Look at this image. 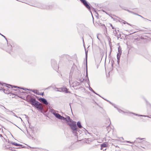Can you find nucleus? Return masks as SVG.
<instances>
[{"instance_id":"nucleus-1","label":"nucleus","mask_w":151,"mask_h":151,"mask_svg":"<svg viewBox=\"0 0 151 151\" xmlns=\"http://www.w3.org/2000/svg\"><path fill=\"white\" fill-rule=\"evenodd\" d=\"M27 101L29 104H31L33 106H34L38 110L42 111L43 109V107L40 106L41 104L39 102L36 100L35 98L31 97L30 98L27 99Z\"/></svg>"},{"instance_id":"nucleus-2","label":"nucleus","mask_w":151,"mask_h":151,"mask_svg":"<svg viewBox=\"0 0 151 151\" xmlns=\"http://www.w3.org/2000/svg\"><path fill=\"white\" fill-rule=\"evenodd\" d=\"M70 127L71 129L73 130V133H76L78 130V128L75 122L73 121L70 123H68V124Z\"/></svg>"},{"instance_id":"nucleus-3","label":"nucleus","mask_w":151,"mask_h":151,"mask_svg":"<svg viewBox=\"0 0 151 151\" xmlns=\"http://www.w3.org/2000/svg\"><path fill=\"white\" fill-rule=\"evenodd\" d=\"M7 47H2L0 46V47L2 48V49L5 50L6 52H8L10 54H11L12 50V45L7 42Z\"/></svg>"},{"instance_id":"nucleus-4","label":"nucleus","mask_w":151,"mask_h":151,"mask_svg":"<svg viewBox=\"0 0 151 151\" xmlns=\"http://www.w3.org/2000/svg\"><path fill=\"white\" fill-rule=\"evenodd\" d=\"M51 63L52 67L54 70H56L58 68L56 61L54 59H52L51 60Z\"/></svg>"},{"instance_id":"nucleus-5","label":"nucleus","mask_w":151,"mask_h":151,"mask_svg":"<svg viewBox=\"0 0 151 151\" xmlns=\"http://www.w3.org/2000/svg\"><path fill=\"white\" fill-rule=\"evenodd\" d=\"M90 11L91 14L92 13L91 11V7L86 0H79Z\"/></svg>"},{"instance_id":"nucleus-6","label":"nucleus","mask_w":151,"mask_h":151,"mask_svg":"<svg viewBox=\"0 0 151 151\" xmlns=\"http://www.w3.org/2000/svg\"><path fill=\"white\" fill-rule=\"evenodd\" d=\"M108 145V144L106 142H104L101 145V150H103L104 151H105L106 150V148L105 149L104 148L107 147Z\"/></svg>"},{"instance_id":"nucleus-7","label":"nucleus","mask_w":151,"mask_h":151,"mask_svg":"<svg viewBox=\"0 0 151 151\" xmlns=\"http://www.w3.org/2000/svg\"><path fill=\"white\" fill-rule=\"evenodd\" d=\"M38 100L41 102L45 104L46 105H47L48 104V103L47 101V100L44 98H40L38 99Z\"/></svg>"},{"instance_id":"nucleus-8","label":"nucleus","mask_w":151,"mask_h":151,"mask_svg":"<svg viewBox=\"0 0 151 151\" xmlns=\"http://www.w3.org/2000/svg\"><path fill=\"white\" fill-rule=\"evenodd\" d=\"M67 148L70 150H73L76 148V146L73 145V143H71L67 146Z\"/></svg>"},{"instance_id":"nucleus-9","label":"nucleus","mask_w":151,"mask_h":151,"mask_svg":"<svg viewBox=\"0 0 151 151\" xmlns=\"http://www.w3.org/2000/svg\"><path fill=\"white\" fill-rule=\"evenodd\" d=\"M30 147L32 149L31 150L32 151H43L44 150V149H43L42 148L34 147Z\"/></svg>"},{"instance_id":"nucleus-10","label":"nucleus","mask_w":151,"mask_h":151,"mask_svg":"<svg viewBox=\"0 0 151 151\" xmlns=\"http://www.w3.org/2000/svg\"><path fill=\"white\" fill-rule=\"evenodd\" d=\"M66 120H65L66 121L67 123L68 124V123H70L72 122H73V121L70 119V116H66Z\"/></svg>"},{"instance_id":"nucleus-11","label":"nucleus","mask_w":151,"mask_h":151,"mask_svg":"<svg viewBox=\"0 0 151 151\" xmlns=\"http://www.w3.org/2000/svg\"><path fill=\"white\" fill-rule=\"evenodd\" d=\"M57 118L61 119V120H66V118L65 117H64L63 116H61L60 114H58L57 115L56 117Z\"/></svg>"},{"instance_id":"nucleus-12","label":"nucleus","mask_w":151,"mask_h":151,"mask_svg":"<svg viewBox=\"0 0 151 151\" xmlns=\"http://www.w3.org/2000/svg\"><path fill=\"white\" fill-rule=\"evenodd\" d=\"M60 89L62 90V92H64L67 93H70V91H68V89L66 87H63V88H59Z\"/></svg>"},{"instance_id":"nucleus-13","label":"nucleus","mask_w":151,"mask_h":151,"mask_svg":"<svg viewBox=\"0 0 151 151\" xmlns=\"http://www.w3.org/2000/svg\"><path fill=\"white\" fill-rule=\"evenodd\" d=\"M75 67H76V66L75 65V66H73L72 67V68L71 69L70 72V78L72 77V75L73 74V73L74 71V69H75Z\"/></svg>"},{"instance_id":"nucleus-14","label":"nucleus","mask_w":151,"mask_h":151,"mask_svg":"<svg viewBox=\"0 0 151 151\" xmlns=\"http://www.w3.org/2000/svg\"><path fill=\"white\" fill-rule=\"evenodd\" d=\"M113 105V104H112ZM114 107L115 108H117V110H118V111L120 113H122V114H124V113H128V112H124V111L122 110L121 109H119L117 108L116 107V105L114 104Z\"/></svg>"},{"instance_id":"nucleus-15","label":"nucleus","mask_w":151,"mask_h":151,"mask_svg":"<svg viewBox=\"0 0 151 151\" xmlns=\"http://www.w3.org/2000/svg\"><path fill=\"white\" fill-rule=\"evenodd\" d=\"M50 112L53 114L56 117L58 113L55 112V111L53 109H50Z\"/></svg>"},{"instance_id":"nucleus-16","label":"nucleus","mask_w":151,"mask_h":151,"mask_svg":"<svg viewBox=\"0 0 151 151\" xmlns=\"http://www.w3.org/2000/svg\"><path fill=\"white\" fill-rule=\"evenodd\" d=\"M11 44L12 45V48L14 50L18 48V46L15 43L12 42Z\"/></svg>"},{"instance_id":"nucleus-17","label":"nucleus","mask_w":151,"mask_h":151,"mask_svg":"<svg viewBox=\"0 0 151 151\" xmlns=\"http://www.w3.org/2000/svg\"><path fill=\"white\" fill-rule=\"evenodd\" d=\"M9 85V86H11V87L12 88H13V87H14V88H19L23 89V90H24L25 91H26V90H28V89H27V88L26 89V88H21L20 87H18L17 86H12L11 85Z\"/></svg>"},{"instance_id":"nucleus-18","label":"nucleus","mask_w":151,"mask_h":151,"mask_svg":"<svg viewBox=\"0 0 151 151\" xmlns=\"http://www.w3.org/2000/svg\"><path fill=\"white\" fill-rule=\"evenodd\" d=\"M131 113L133 114L134 115L136 116H144L145 117H149V116H146V115H139L137 114H136L135 113Z\"/></svg>"},{"instance_id":"nucleus-19","label":"nucleus","mask_w":151,"mask_h":151,"mask_svg":"<svg viewBox=\"0 0 151 151\" xmlns=\"http://www.w3.org/2000/svg\"><path fill=\"white\" fill-rule=\"evenodd\" d=\"M28 90H30L31 91H32V92H33L35 93L37 95L38 93V91L37 90H35V89H28Z\"/></svg>"},{"instance_id":"nucleus-20","label":"nucleus","mask_w":151,"mask_h":151,"mask_svg":"<svg viewBox=\"0 0 151 151\" xmlns=\"http://www.w3.org/2000/svg\"><path fill=\"white\" fill-rule=\"evenodd\" d=\"M12 145H15L17 146H18L19 147V148H21V147H22V145L19 144H18L17 143L14 142L12 143Z\"/></svg>"},{"instance_id":"nucleus-21","label":"nucleus","mask_w":151,"mask_h":151,"mask_svg":"<svg viewBox=\"0 0 151 151\" xmlns=\"http://www.w3.org/2000/svg\"><path fill=\"white\" fill-rule=\"evenodd\" d=\"M77 125L79 128L81 129L82 128V127L81 125V122L80 121H78L77 122Z\"/></svg>"},{"instance_id":"nucleus-22","label":"nucleus","mask_w":151,"mask_h":151,"mask_svg":"<svg viewBox=\"0 0 151 151\" xmlns=\"http://www.w3.org/2000/svg\"><path fill=\"white\" fill-rule=\"evenodd\" d=\"M73 83L74 86H75L80 85V83L76 81H75Z\"/></svg>"},{"instance_id":"nucleus-23","label":"nucleus","mask_w":151,"mask_h":151,"mask_svg":"<svg viewBox=\"0 0 151 151\" xmlns=\"http://www.w3.org/2000/svg\"><path fill=\"white\" fill-rule=\"evenodd\" d=\"M41 6H39L38 7L41 9H45L46 8L45 6L43 4H40Z\"/></svg>"},{"instance_id":"nucleus-24","label":"nucleus","mask_w":151,"mask_h":151,"mask_svg":"<svg viewBox=\"0 0 151 151\" xmlns=\"http://www.w3.org/2000/svg\"><path fill=\"white\" fill-rule=\"evenodd\" d=\"M106 129L108 132H109L110 131L111 128L109 125L106 127Z\"/></svg>"},{"instance_id":"nucleus-25","label":"nucleus","mask_w":151,"mask_h":151,"mask_svg":"<svg viewBox=\"0 0 151 151\" xmlns=\"http://www.w3.org/2000/svg\"><path fill=\"white\" fill-rule=\"evenodd\" d=\"M85 54H86V65H87V52H86L85 51Z\"/></svg>"},{"instance_id":"nucleus-26","label":"nucleus","mask_w":151,"mask_h":151,"mask_svg":"<svg viewBox=\"0 0 151 151\" xmlns=\"http://www.w3.org/2000/svg\"><path fill=\"white\" fill-rule=\"evenodd\" d=\"M86 77H87V78L88 79V72H87V65H86Z\"/></svg>"},{"instance_id":"nucleus-27","label":"nucleus","mask_w":151,"mask_h":151,"mask_svg":"<svg viewBox=\"0 0 151 151\" xmlns=\"http://www.w3.org/2000/svg\"><path fill=\"white\" fill-rule=\"evenodd\" d=\"M118 53H121L122 54V50L120 48V47L119 46L118 47Z\"/></svg>"},{"instance_id":"nucleus-28","label":"nucleus","mask_w":151,"mask_h":151,"mask_svg":"<svg viewBox=\"0 0 151 151\" xmlns=\"http://www.w3.org/2000/svg\"><path fill=\"white\" fill-rule=\"evenodd\" d=\"M89 89L93 93H95V91L90 86L89 87Z\"/></svg>"},{"instance_id":"nucleus-29","label":"nucleus","mask_w":151,"mask_h":151,"mask_svg":"<svg viewBox=\"0 0 151 151\" xmlns=\"http://www.w3.org/2000/svg\"><path fill=\"white\" fill-rule=\"evenodd\" d=\"M114 36H117V31L116 29L115 30V31H114Z\"/></svg>"},{"instance_id":"nucleus-30","label":"nucleus","mask_w":151,"mask_h":151,"mask_svg":"<svg viewBox=\"0 0 151 151\" xmlns=\"http://www.w3.org/2000/svg\"><path fill=\"white\" fill-rule=\"evenodd\" d=\"M37 95L43 96L44 95V92L39 93V92H38V93Z\"/></svg>"},{"instance_id":"nucleus-31","label":"nucleus","mask_w":151,"mask_h":151,"mask_svg":"<svg viewBox=\"0 0 151 151\" xmlns=\"http://www.w3.org/2000/svg\"><path fill=\"white\" fill-rule=\"evenodd\" d=\"M116 37H117L118 40L119 38H120L121 39H122V38L121 37V35L120 34L119 35H117Z\"/></svg>"},{"instance_id":"nucleus-32","label":"nucleus","mask_w":151,"mask_h":151,"mask_svg":"<svg viewBox=\"0 0 151 151\" xmlns=\"http://www.w3.org/2000/svg\"><path fill=\"white\" fill-rule=\"evenodd\" d=\"M6 149H9V150H12V151H13V150L15 151V150H13V149L12 148V147H6Z\"/></svg>"},{"instance_id":"nucleus-33","label":"nucleus","mask_w":151,"mask_h":151,"mask_svg":"<svg viewBox=\"0 0 151 151\" xmlns=\"http://www.w3.org/2000/svg\"><path fill=\"white\" fill-rule=\"evenodd\" d=\"M138 16H140V17H141L142 18L146 20H148V19H147L146 18H144V17H143L141 15H139Z\"/></svg>"},{"instance_id":"nucleus-34","label":"nucleus","mask_w":151,"mask_h":151,"mask_svg":"<svg viewBox=\"0 0 151 151\" xmlns=\"http://www.w3.org/2000/svg\"><path fill=\"white\" fill-rule=\"evenodd\" d=\"M121 53H118L117 54V56L119 57H120V56H121Z\"/></svg>"},{"instance_id":"nucleus-35","label":"nucleus","mask_w":151,"mask_h":151,"mask_svg":"<svg viewBox=\"0 0 151 151\" xmlns=\"http://www.w3.org/2000/svg\"><path fill=\"white\" fill-rule=\"evenodd\" d=\"M25 116H26L25 117L27 119L28 122L29 123V121H28L29 117L27 116L26 115H25Z\"/></svg>"},{"instance_id":"nucleus-36","label":"nucleus","mask_w":151,"mask_h":151,"mask_svg":"<svg viewBox=\"0 0 151 151\" xmlns=\"http://www.w3.org/2000/svg\"><path fill=\"white\" fill-rule=\"evenodd\" d=\"M111 66L112 67H113V66L114 65V63H113L114 61L113 60H112V61H111Z\"/></svg>"},{"instance_id":"nucleus-37","label":"nucleus","mask_w":151,"mask_h":151,"mask_svg":"<svg viewBox=\"0 0 151 151\" xmlns=\"http://www.w3.org/2000/svg\"><path fill=\"white\" fill-rule=\"evenodd\" d=\"M132 13L133 14H134V15H138H138L139 14H137V13H135V12H132Z\"/></svg>"},{"instance_id":"nucleus-38","label":"nucleus","mask_w":151,"mask_h":151,"mask_svg":"<svg viewBox=\"0 0 151 151\" xmlns=\"http://www.w3.org/2000/svg\"><path fill=\"white\" fill-rule=\"evenodd\" d=\"M124 10H126L128 12H130V13H132V12L130 11L128 9L126 10V9H124Z\"/></svg>"},{"instance_id":"nucleus-39","label":"nucleus","mask_w":151,"mask_h":151,"mask_svg":"<svg viewBox=\"0 0 151 151\" xmlns=\"http://www.w3.org/2000/svg\"><path fill=\"white\" fill-rule=\"evenodd\" d=\"M0 34L1 35L3 36V37H4L5 39L6 40V41H7V40H6V37H5L3 35H2L1 34H0Z\"/></svg>"},{"instance_id":"nucleus-40","label":"nucleus","mask_w":151,"mask_h":151,"mask_svg":"<svg viewBox=\"0 0 151 151\" xmlns=\"http://www.w3.org/2000/svg\"><path fill=\"white\" fill-rule=\"evenodd\" d=\"M127 142H128V143H132V144L134 143V142H131L130 141H127Z\"/></svg>"},{"instance_id":"nucleus-41","label":"nucleus","mask_w":151,"mask_h":151,"mask_svg":"<svg viewBox=\"0 0 151 151\" xmlns=\"http://www.w3.org/2000/svg\"><path fill=\"white\" fill-rule=\"evenodd\" d=\"M110 25L111 27L112 28V29H114V28L113 27L112 25V24H111Z\"/></svg>"},{"instance_id":"nucleus-42","label":"nucleus","mask_w":151,"mask_h":151,"mask_svg":"<svg viewBox=\"0 0 151 151\" xmlns=\"http://www.w3.org/2000/svg\"><path fill=\"white\" fill-rule=\"evenodd\" d=\"M137 139H139L140 140H142L144 139V138H137Z\"/></svg>"},{"instance_id":"nucleus-43","label":"nucleus","mask_w":151,"mask_h":151,"mask_svg":"<svg viewBox=\"0 0 151 151\" xmlns=\"http://www.w3.org/2000/svg\"><path fill=\"white\" fill-rule=\"evenodd\" d=\"M95 94H96V95H98V96H101L99 94H98V93H96L95 92V93H94Z\"/></svg>"},{"instance_id":"nucleus-44","label":"nucleus","mask_w":151,"mask_h":151,"mask_svg":"<svg viewBox=\"0 0 151 151\" xmlns=\"http://www.w3.org/2000/svg\"><path fill=\"white\" fill-rule=\"evenodd\" d=\"M117 60H120V57H118V56H117Z\"/></svg>"},{"instance_id":"nucleus-45","label":"nucleus","mask_w":151,"mask_h":151,"mask_svg":"<svg viewBox=\"0 0 151 151\" xmlns=\"http://www.w3.org/2000/svg\"><path fill=\"white\" fill-rule=\"evenodd\" d=\"M5 91H6V90L5 89H4V93H7L5 92Z\"/></svg>"},{"instance_id":"nucleus-46","label":"nucleus","mask_w":151,"mask_h":151,"mask_svg":"<svg viewBox=\"0 0 151 151\" xmlns=\"http://www.w3.org/2000/svg\"><path fill=\"white\" fill-rule=\"evenodd\" d=\"M120 62V60H117V62H118V64H119V63Z\"/></svg>"},{"instance_id":"nucleus-47","label":"nucleus","mask_w":151,"mask_h":151,"mask_svg":"<svg viewBox=\"0 0 151 151\" xmlns=\"http://www.w3.org/2000/svg\"><path fill=\"white\" fill-rule=\"evenodd\" d=\"M57 91H60V92H62L61 90H57Z\"/></svg>"},{"instance_id":"nucleus-48","label":"nucleus","mask_w":151,"mask_h":151,"mask_svg":"<svg viewBox=\"0 0 151 151\" xmlns=\"http://www.w3.org/2000/svg\"><path fill=\"white\" fill-rule=\"evenodd\" d=\"M43 151H48V150H46L44 149Z\"/></svg>"},{"instance_id":"nucleus-49","label":"nucleus","mask_w":151,"mask_h":151,"mask_svg":"<svg viewBox=\"0 0 151 151\" xmlns=\"http://www.w3.org/2000/svg\"><path fill=\"white\" fill-rule=\"evenodd\" d=\"M145 21H150L151 22V20H148H148H145Z\"/></svg>"},{"instance_id":"nucleus-50","label":"nucleus","mask_w":151,"mask_h":151,"mask_svg":"<svg viewBox=\"0 0 151 151\" xmlns=\"http://www.w3.org/2000/svg\"><path fill=\"white\" fill-rule=\"evenodd\" d=\"M126 22H127L124 21V22H123V23L124 24H125L126 23Z\"/></svg>"},{"instance_id":"nucleus-51","label":"nucleus","mask_w":151,"mask_h":151,"mask_svg":"<svg viewBox=\"0 0 151 151\" xmlns=\"http://www.w3.org/2000/svg\"><path fill=\"white\" fill-rule=\"evenodd\" d=\"M106 100L107 101V100ZM107 101H109V102L110 104H111V102H110V101H108V100H107Z\"/></svg>"},{"instance_id":"nucleus-52","label":"nucleus","mask_w":151,"mask_h":151,"mask_svg":"<svg viewBox=\"0 0 151 151\" xmlns=\"http://www.w3.org/2000/svg\"><path fill=\"white\" fill-rule=\"evenodd\" d=\"M126 23H127V24H128V25H131L130 24H129V23H128V22H126Z\"/></svg>"},{"instance_id":"nucleus-53","label":"nucleus","mask_w":151,"mask_h":151,"mask_svg":"<svg viewBox=\"0 0 151 151\" xmlns=\"http://www.w3.org/2000/svg\"><path fill=\"white\" fill-rule=\"evenodd\" d=\"M103 11L104 12H105L106 14H107V13L104 10H103Z\"/></svg>"},{"instance_id":"nucleus-54","label":"nucleus","mask_w":151,"mask_h":151,"mask_svg":"<svg viewBox=\"0 0 151 151\" xmlns=\"http://www.w3.org/2000/svg\"><path fill=\"white\" fill-rule=\"evenodd\" d=\"M50 86L49 87H48V88H46L45 89H47L48 88H50Z\"/></svg>"},{"instance_id":"nucleus-55","label":"nucleus","mask_w":151,"mask_h":151,"mask_svg":"<svg viewBox=\"0 0 151 151\" xmlns=\"http://www.w3.org/2000/svg\"><path fill=\"white\" fill-rule=\"evenodd\" d=\"M0 136L1 137H2V135L1 134H0Z\"/></svg>"},{"instance_id":"nucleus-56","label":"nucleus","mask_w":151,"mask_h":151,"mask_svg":"<svg viewBox=\"0 0 151 151\" xmlns=\"http://www.w3.org/2000/svg\"><path fill=\"white\" fill-rule=\"evenodd\" d=\"M97 38L99 40V37H98V35H97Z\"/></svg>"},{"instance_id":"nucleus-57","label":"nucleus","mask_w":151,"mask_h":151,"mask_svg":"<svg viewBox=\"0 0 151 151\" xmlns=\"http://www.w3.org/2000/svg\"><path fill=\"white\" fill-rule=\"evenodd\" d=\"M79 80V81H80L81 82H83V81H81V80H80V79Z\"/></svg>"},{"instance_id":"nucleus-58","label":"nucleus","mask_w":151,"mask_h":151,"mask_svg":"<svg viewBox=\"0 0 151 151\" xmlns=\"http://www.w3.org/2000/svg\"><path fill=\"white\" fill-rule=\"evenodd\" d=\"M102 26H105V25L104 24H102V25H101Z\"/></svg>"},{"instance_id":"nucleus-59","label":"nucleus","mask_w":151,"mask_h":151,"mask_svg":"<svg viewBox=\"0 0 151 151\" xmlns=\"http://www.w3.org/2000/svg\"><path fill=\"white\" fill-rule=\"evenodd\" d=\"M145 100V101H146V103H147V101L146 99Z\"/></svg>"},{"instance_id":"nucleus-60","label":"nucleus","mask_w":151,"mask_h":151,"mask_svg":"<svg viewBox=\"0 0 151 151\" xmlns=\"http://www.w3.org/2000/svg\"><path fill=\"white\" fill-rule=\"evenodd\" d=\"M138 142L139 143H140L141 142L140 141H138Z\"/></svg>"},{"instance_id":"nucleus-61","label":"nucleus","mask_w":151,"mask_h":151,"mask_svg":"<svg viewBox=\"0 0 151 151\" xmlns=\"http://www.w3.org/2000/svg\"><path fill=\"white\" fill-rule=\"evenodd\" d=\"M70 107H71V106H70Z\"/></svg>"},{"instance_id":"nucleus-62","label":"nucleus","mask_w":151,"mask_h":151,"mask_svg":"<svg viewBox=\"0 0 151 151\" xmlns=\"http://www.w3.org/2000/svg\"><path fill=\"white\" fill-rule=\"evenodd\" d=\"M15 116L16 117H17V116L16 115H15Z\"/></svg>"},{"instance_id":"nucleus-63","label":"nucleus","mask_w":151,"mask_h":151,"mask_svg":"<svg viewBox=\"0 0 151 151\" xmlns=\"http://www.w3.org/2000/svg\"><path fill=\"white\" fill-rule=\"evenodd\" d=\"M27 133H28V131H27Z\"/></svg>"},{"instance_id":"nucleus-64","label":"nucleus","mask_w":151,"mask_h":151,"mask_svg":"<svg viewBox=\"0 0 151 151\" xmlns=\"http://www.w3.org/2000/svg\"><path fill=\"white\" fill-rule=\"evenodd\" d=\"M117 31H119V30H117Z\"/></svg>"}]
</instances>
